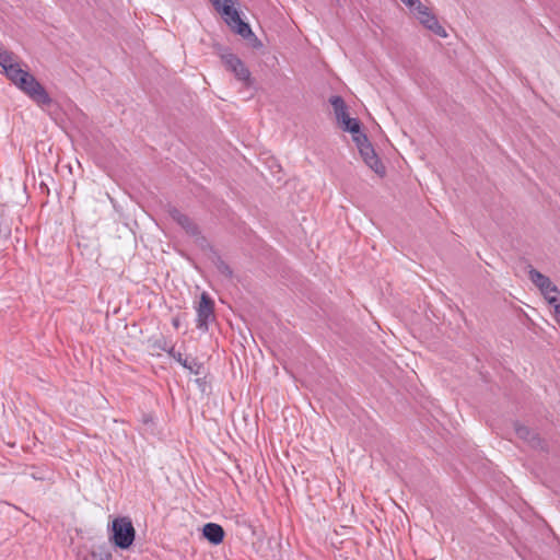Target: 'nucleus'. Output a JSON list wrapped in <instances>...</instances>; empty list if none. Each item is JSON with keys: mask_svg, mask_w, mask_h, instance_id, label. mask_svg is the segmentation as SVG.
<instances>
[{"mask_svg": "<svg viewBox=\"0 0 560 560\" xmlns=\"http://www.w3.org/2000/svg\"><path fill=\"white\" fill-rule=\"evenodd\" d=\"M0 66L7 77L37 105L45 106L51 104L50 96L35 77L23 69L12 54L1 48Z\"/></svg>", "mask_w": 560, "mask_h": 560, "instance_id": "nucleus-1", "label": "nucleus"}, {"mask_svg": "<svg viewBox=\"0 0 560 560\" xmlns=\"http://www.w3.org/2000/svg\"><path fill=\"white\" fill-rule=\"evenodd\" d=\"M352 141L354 142L358 153L364 165L370 168L376 176L384 178L386 176V166L375 151L374 145L369 140L366 133L363 131L360 132L352 138Z\"/></svg>", "mask_w": 560, "mask_h": 560, "instance_id": "nucleus-2", "label": "nucleus"}, {"mask_svg": "<svg viewBox=\"0 0 560 560\" xmlns=\"http://www.w3.org/2000/svg\"><path fill=\"white\" fill-rule=\"evenodd\" d=\"M229 27L244 38L253 35L250 26L245 23L234 8V0H210Z\"/></svg>", "mask_w": 560, "mask_h": 560, "instance_id": "nucleus-3", "label": "nucleus"}, {"mask_svg": "<svg viewBox=\"0 0 560 560\" xmlns=\"http://www.w3.org/2000/svg\"><path fill=\"white\" fill-rule=\"evenodd\" d=\"M329 103L332 107L337 126L345 132H349L351 138L362 132L361 122L349 114V108L340 96H331Z\"/></svg>", "mask_w": 560, "mask_h": 560, "instance_id": "nucleus-4", "label": "nucleus"}, {"mask_svg": "<svg viewBox=\"0 0 560 560\" xmlns=\"http://www.w3.org/2000/svg\"><path fill=\"white\" fill-rule=\"evenodd\" d=\"M135 528L128 517H117L112 523V539L114 544L121 548H129L135 540Z\"/></svg>", "mask_w": 560, "mask_h": 560, "instance_id": "nucleus-5", "label": "nucleus"}, {"mask_svg": "<svg viewBox=\"0 0 560 560\" xmlns=\"http://www.w3.org/2000/svg\"><path fill=\"white\" fill-rule=\"evenodd\" d=\"M412 14L423 27L432 32L434 35L441 38H446L448 36L446 30L439 22L435 14L425 4L422 3L412 12Z\"/></svg>", "mask_w": 560, "mask_h": 560, "instance_id": "nucleus-6", "label": "nucleus"}, {"mask_svg": "<svg viewBox=\"0 0 560 560\" xmlns=\"http://www.w3.org/2000/svg\"><path fill=\"white\" fill-rule=\"evenodd\" d=\"M528 278L532 281V283L537 288L542 298L556 294L558 291H560V289L548 276L541 273L537 269L529 268Z\"/></svg>", "mask_w": 560, "mask_h": 560, "instance_id": "nucleus-7", "label": "nucleus"}, {"mask_svg": "<svg viewBox=\"0 0 560 560\" xmlns=\"http://www.w3.org/2000/svg\"><path fill=\"white\" fill-rule=\"evenodd\" d=\"M226 69L234 73L235 78L245 83H249L250 72L244 62L231 52L223 54L221 56Z\"/></svg>", "mask_w": 560, "mask_h": 560, "instance_id": "nucleus-8", "label": "nucleus"}, {"mask_svg": "<svg viewBox=\"0 0 560 560\" xmlns=\"http://www.w3.org/2000/svg\"><path fill=\"white\" fill-rule=\"evenodd\" d=\"M197 311V327L201 330H207L209 323L213 319V302L207 293H202Z\"/></svg>", "mask_w": 560, "mask_h": 560, "instance_id": "nucleus-9", "label": "nucleus"}, {"mask_svg": "<svg viewBox=\"0 0 560 560\" xmlns=\"http://www.w3.org/2000/svg\"><path fill=\"white\" fill-rule=\"evenodd\" d=\"M514 430H515L516 435L521 440L527 442L530 446H533L535 448L541 446L540 438L530 428H528L524 424H521V423H515Z\"/></svg>", "mask_w": 560, "mask_h": 560, "instance_id": "nucleus-10", "label": "nucleus"}, {"mask_svg": "<svg viewBox=\"0 0 560 560\" xmlns=\"http://www.w3.org/2000/svg\"><path fill=\"white\" fill-rule=\"evenodd\" d=\"M203 537L213 545H219L224 538L223 528L215 523H208L202 528Z\"/></svg>", "mask_w": 560, "mask_h": 560, "instance_id": "nucleus-11", "label": "nucleus"}, {"mask_svg": "<svg viewBox=\"0 0 560 560\" xmlns=\"http://www.w3.org/2000/svg\"><path fill=\"white\" fill-rule=\"evenodd\" d=\"M544 300L552 308V317L560 327V291L544 298Z\"/></svg>", "mask_w": 560, "mask_h": 560, "instance_id": "nucleus-12", "label": "nucleus"}, {"mask_svg": "<svg viewBox=\"0 0 560 560\" xmlns=\"http://www.w3.org/2000/svg\"><path fill=\"white\" fill-rule=\"evenodd\" d=\"M172 215L184 229H186L189 232L194 231L192 224L190 223L189 219L186 215L179 213L178 211H173Z\"/></svg>", "mask_w": 560, "mask_h": 560, "instance_id": "nucleus-13", "label": "nucleus"}, {"mask_svg": "<svg viewBox=\"0 0 560 560\" xmlns=\"http://www.w3.org/2000/svg\"><path fill=\"white\" fill-rule=\"evenodd\" d=\"M97 555L100 556L101 560H109L112 557L110 552L104 548H100L98 552L96 550L92 551V557H96Z\"/></svg>", "mask_w": 560, "mask_h": 560, "instance_id": "nucleus-14", "label": "nucleus"}, {"mask_svg": "<svg viewBox=\"0 0 560 560\" xmlns=\"http://www.w3.org/2000/svg\"><path fill=\"white\" fill-rule=\"evenodd\" d=\"M410 10L413 12L418 7L422 4L420 0H401Z\"/></svg>", "mask_w": 560, "mask_h": 560, "instance_id": "nucleus-15", "label": "nucleus"}, {"mask_svg": "<svg viewBox=\"0 0 560 560\" xmlns=\"http://www.w3.org/2000/svg\"><path fill=\"white\" fill-rule=\"evenodd\" d=\"M177 361H178L183 366L187 368L190 372H194V373H196V374L198 373L197 371H195V370L192 369V365L188 364V362H187V360H186V359H185V360H183V359H182V355H180V354H178Z\"/></svg>", "mask_w": 560, "mask_h": 560, "instance_id": "nucleus-16", "label": "nucleus"}, {"mask_svg": "<svg viewBox=\"0 0 560 560\" xmlns=\"http://www.w3.org/2000/svg\"><path fill=\"white\" fill-rule=\"evenodd\" d=\"M173 325H174V327L178 328V326H179V319H178V318H174V319H173Z\"/></svg>", "mask_w": 560, "mask_h": 560, "instance_id": "nucleus-17", "label": "nucleus"}]
</instances>
